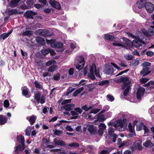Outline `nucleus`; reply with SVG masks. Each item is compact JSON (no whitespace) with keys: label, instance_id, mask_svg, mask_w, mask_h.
Masks as SVG:
<instances>
[{"label":"nucleus","instance_id":"nucleus-39","mask_svg":"<svg viewBox=\"0 0 154 154\" xmlns=\"http://www.w3.org/2000/svg\"><path fill=\"white\" fill-rule=\"evenodd\" d=\"M109 83L108 80H103L102 81L99 82L98 85H103L106 84H108Z\"/></svg>","mask_w":154,"mask_h":154},{"label":"nucleus","instance_id":"nucleus-48","mask_svg":"<svg viewBox=\"0 0 154 154\" xmlns=\"http://www.w3.org/2000/svg\"><path fill=\"white\" fill-rule=\"evenodd\" d=\"M109 108V106L108 105H106L104 106L103 107V109L101 111V113H103L105 112L108 111Z\"/></svg>","mask_w":154,"mask_h":154},{"label":"nucleus","instance_id":"nucleus-28","mask_svg":"<svg viewBox=\"0 0 154 154\" xmlns=\"http://www.w3.org/2000/svg\"><path fill=\"white\" fill-rule=\"evenodd\" d=\"M36 40L37 42L41 45H43L45 43V40L41 37H37L36 38Z\"/></svg>","mask_w":154,"mask_h":154},{"label":"nucleus","instance_id":"nucleus-55","mask_svg":"<svg viewBox=\"0 0 154 154\" xmlns=\"http://www.w3.org/2000/svg\"><path fill=\"white\" fill-rule=\"evenodd\" d=\"M74 90V89L73 88H72L71 87H69L67 90L66 95H68L70 93L72 92Z\"/></svg>","mask_w":154,"mask_h":154},{"label":"nucleus","instance_id":"nucleus-49","mask_svg":"<svg viewBox=\"0 0 154 154\" xmlns=\"http://www.w3.org/2000/svg\"><path fill=\"white\" fill-rule=\"evenodd\" d=\"M93 108V107L92 106H90L89 107H88L86 105H85L83 106L82 107V109L85 110V111H87L89 109H91Z\"/></svg>","mask_w":154,"mask_h":154},{"label":"nucleus","instance_id":"nucleus-47","mask_svg":"<svg viewBox=\"0 0 154 154\" xmlns=\"http://www.w3.org/2000/svg\"><path fill=\"white\" fill-rule=\"evenodd\" d=\"M124 57L127 60H131L133 59V56L131 55L128 54L125 55Z\"/></svg>","mask_w":154,"mask_h":154},{"label":"nucleus","instance_id":"nucleus-25","mask_svg":"<svg viewBox=\"0 0 154 154\" xmlns=\"http://www.w3.org/2000/svg\"><path fill=\"white\" fill-rule=\"evenodd\" d=\"M113 72L114 69L111 66H109L106 70V74L108 75L111 74Z\"/></svg>","mask_w":154,"mask_h":154},{"label":"nucleus","instance_id":"nucleus-27","mask_svg":"<svg viewBox=\"0 0 154 154\" xmlns=\"http://www.w3.org/2000/svg\"><path fill=\"white\" fill-rule=\"evenodd\" d=\"M143 145L146 147H151L154 146V143H152L150 141L147 140L143 143Z\"/></svg>","mask_w":154,"mask_h":154},{"label":"nucleus","instance_id":"nucleus-57","mask_svg":"<svg viewBox=\"0 0 154 154\" xmlns=\"http://www.w3.org/2000/svg\"><path fill=\"white\" fill-rule=\"evenodd\" d=\"M148 80V79L146 78H142L140 79V81L141 84H143L146 82Z\"/></svg>","mask_w":154,"mask_h":154},{"label":"nucleus","instance_id":"nucleus-22","mask_svg":"<svg viewBox=\"0 0 154 154\" xmlns=\"http://www.w3.org/2000/svg\"><path fill=\"white\" fill-rule=\"evenodd\" d=\"M146 3L145 0H141L140 1L137 2V5L139 8H141L144 7H145V5Z\"/></svg>","mask_w":154,"mask_h":154},{"label":"nucleus","instance_id":"nucleus-9","mask_svg":"<svg viewBox=\"0 0 154 154\" xmlns=\"http://www.w3.org/2000/svg\"><path fill=\"white\" fill-rule=\"evenodd\" d=\"M37 14L36 13L31 11H27L25 14V16L27 18L33 19V16Z\"/></svg>","mask_w":154,"mask_h":154},{"label":"nucleus","instance_id":"nucleus-63","mask_svg":"<svg viewBox=\"0 0 154 154\" xmlns=\"http://www.w3.org/2000/svg\"><path fill=\"white\" fill-rule=\"evenodd\" d=\"M139 63V61L138 60H135L132 63V65L134 66H136Z\"/></svg>","mask_w":154,"mask_h":154},{"label":"nucleus","instance_id":"nucleus-41","mask_svg":"<svg viewBox=\"0 0 154 154\" xmlns=\"http://www.w3.org/2000/svg\"><path fill=\"white\" fill-rule=\"evenodd\" d=\"M31 131V128L30 127H27L25 130V134L27 136L30 135Z\"/></svg>","mask_w":154,"mask_h":154},{"label":"nucleus","instance_id":"nucleus-13","mask_svg":"<svg viewBox=\"0 0 154 154\" xmlns=\"http://www.w3.org/2000/svg\"><path fill=\"white\" fill-rule=\"evenodd\" d=\"M36 119L37 117L34 115L28 116L27 118V119L29 122L30 124L32 125L34 124Z\"/></svg>","mask_w":154,"mask_h":154},{"label":"nucleus","instance_id":"nucleus-12","mask_svg":"<svg viewBox=\"0 0 154 154\" xmlns=\"http://www.w3.org/2000/svg\"><path fill=\"white\" fill-rule=\"evenodd\" d=\"M35 34L37 35H41L45 36L47 34V31L46 29H39L35 31Z\"/></svg>","mask_w":154,"mask_h":154},{"label":"nucleus","instance_id":"nucleus-58","mask_svg":"<svg viewBox=\"0 0 154 154\" xmlns=\"http://www.w3.org/2000/svg\"><path fill=\"white\" fill-rule=\"evenodd\" d=\"M107 97L108 99V100L112 101L114 100V98L112 95L108 94Z\"/></svg>","mask_w":154,"mask_h":154},{"label":"nucleus","instance_id":"nucleus-24","mask_svg":"<svg viewBox=\"0 0 154 154\" xmlns=\"http://www.w3.org/2000/svg\"><path fill=\"white\" fill-rule=\"evenodd\" d=\"M7 119L5 117L0 115V125L5 124L7 122Z\"/></svg>","mask_w":154,"mask_h":154},{"label":"nucleus","instance_id":"nucleus-20","mask_svg":"<svg viewBox=\"0 0 154 154\" xmlns=\"http://www.w3.org/2000/svg\"><path fill=\"white\" fill-rule=\"evenodd\" d=\"M131 141L129 140H127L123 141L122 143L120 144L119 146V148H121L124 146H127L130 145Z\"/></svg>","mask_w":154,"mask_h":154},{"label":"nucleus","instance_id":"nucleus-35","mask_svg":"<svg viewBox=\"0 0 154 154\" xmlns=\"http://www.w3.org/2000/svg\"><path fill=\"white\" fill-rule=\"evenodd\" d=\"M18 3L15 0L11 1L9 4V6L11 7H16Z\"/></svg>","mask_w":154,"mask_h":154},{"label":"nucleus","instance_id":"nucleus-29","mask_svg":"<svg viewBox=\"0 0 154 154\" xmlns=\"http://www.w3.org/2000/svg\"><path fill=\"white\" fill-rule=\"evenodd\" d=\"M17 140L21 144H24L25 139L21 135L18 136L17 137Z\"/></svg>","mask_w":154,"mask_h":154},{"label":"nucleus","instance_id":"nucleus-42","mask_svg":"<svg viewBox=\"0 0 154 154\" xmlns=\"http://www.w3.org/2000/svg\"><path fill=\"white\" fill-rule=\"evenodd\" d=\"M54 134L57 136H60L63 133V131L60 130L55 129L54 130Z\"/></svg>","mask_w":154,"mask_h":154},{"label":"nucleus","instance_id":"nucleus-7","mask_svg":"<svg viewBox=\"0 0 154 154\" xmlns=\"http://www.w3.org/2000/svg\"><path fill=\"white\" fill-rule=\"evenodd\" d=\"M142 44H145L144 42L141 40L139 39H136L133 42V46L137 48L141 46Z\"/></svg>","mask_w":154,"mask_h":154},{"label":"nucleus","instance_id":"nucleus-37","mask_svg":"<svg viewBox=\"0 0 154 154\" xmlns=\"http://www.w3.org/2000/svg\"><path fill=\"white\" fill-rule=\"evenodd\" d=\"M56 69V66L55 65H52L48 69V71L49 72H52L55 71Z\"/></svg>","mask_w":154,"mask_h":154},{"label":"nucleus","instance_id":"nucleus-5","mask_svg":"<svg viewBox=\"0 0 154 154\" xmlns=\"http://www.w3.org/2000/svg\"><path fill=\"white\" fill-rule=\"evenodd\" d=\"M145 7L147 11L149 13H152L154 10V5L150 2H146L145 5Z\"/></svg>","mask_w":154,"mask_h":154},{"label":"nucleus","instance_id":"nucleus-32","mask_svg":"<svg viewBox=\"0 0 154 154\" xmlns=\"http://www.w3.org/2000/svg\"><path fill=\"white\" fill-rule=\"evenodd\" d=\"M104 36L106 40H114L115 39L114 37L113 36L109 34H105Z\"/></svg>","mask_w":154,"mask_h":154},{"label":"nucleus","instance_id":"nucleus-19","mask_svg":"<svg viewBox=\"0 0 154 154\" xmlns=\"http://www.w3.org/2000/svg\"><path fill=\"white\" fill-rule=\"evenodd\" d=\"M63 44L61 42H57L56 44V46L55 48H58L59 49L57 50L58 52H62L63 51Z\"/></svg>","mask_w":154,"mask_h":154},{"label":"nucleus","instance_id":"nucleus-44","mask_svg":"<svg viewBox=\"0 0 154 154\" xmlns=\"http://www.w3.org/2000/svg\"><path fill=\"white\" fill-rule=\"evenodd\" d=\"M149 69V68L147 66H143V69L142 71H140V74L141 75L143 74L144 73H145L146 72H147Z\"/></svg>","mask_w":154,"mask_h":154},{"label":"nucleus","instance_id":"nucleus-2","mask_svg":"<svg viewBox=\"0 0 154 154\" xmlns=\"http://www.w3.org/2000/svg\"><path fill=\"white\" fill-rule=\"evenodd\" d=\"M118 116L119 118H122L123 119L122 120L120 119L118 120L115 124H114L113 126L115 128L120 127L122 129L125 128L126 126V119L124 118L126 116L125 114L123 112H121Z\"/></svg>","mask_w":154,"mask_h":154},{"label":"nucleus","instance_id":"nucleus-15","mask_svg":"<svg viewBox=\"0 0 154 154\" xmlns=\"http://www.w3.org/2000/svg\"><path fill=\"white\" fill-rule=\"evenodd\" d=\"M50 3L52 7L56 8L59 9L60 8V5L58 2L54 0H50Z\"/></svg>","mask_w":154,"mask_h":154},{"label":"nucleus","instance_id":"nucleus-36","mask_svg":"<svg viewBox=\"0 0 154 154\" xmlns=\"http://www.w3.org/2000/svg\"><path fill=\"white\" fill-rule=\"evenodd\" d=\"M41 96L40 93H36L35 95V98L36 99L38 103H40V97Z\"/></svg>","mask_w":154,"mask_h":154},{"label":"nucleus","instance_id":"nucleus-60","mask_svg":"<svg viewBox=\"0 0 154 154\" xmlns=\"http://www.w3.org/2000/svg\"><path fill=\"white\" fill-rule=\"evenodd\" d=\"M100 110V109H94L91 112V113H93L94 114H96Z\"/></svg>","mask_w":154,"mask_h":154},{"label":"nucleus","instance_id":"nucleus-61","mask_svg":"<svg viewBox=\"0 0 154 154\" xmlns=\"http://www.w3.org/2000/svg\"><path fill=\"white\" fill-rule=\"evenodd\" d=\"M4 105L5 107L7 108L9 106V103L8 101L7 100H5L4 102Z\"/></svg>","mask_w":154,"mask_h":154},{"label":"nucleus","instance_id":"nucleus-8","mask_svg":"<svg viewBox=\"0 0 154 154\" xmlns=\"http://www.w3.org/2000/svg\"><path fill=\"white\" fill-rule=\"evenodd\" d=\"M153 23V22H152ZM153 24V23H152ZM152 26L150 27V29H149V31L147 32L145 29H142V32L145 36H149L154 34V32L152 31V29H153L152 27L154 26Z\"/></svg>","mask_w":154,"mask_h":154},{"label":"nucleus","instance_id":"nucleus-40","mask_svg":"<svg viewBox=\"0 0 154 154\" xmlns=\"http://www.w3.org/2000/svg\"><path fill=\"white\" fill-rule=\"evenodd\" d=\"M56 63V61L55 60L52 59L48 61L46 63L47 66H50L51 65Z\"/></svg>","mask_w":154,"mask_h":154},{"label":"nucleus","instance_id":"nucleus-34","mask_svg":"<svg viewBox=\"0 0 154 154\" xmlns=\"http://www.w3.org/2000/svg\"><path fill=\"white\" fill-rule=\"evenodd\" d=\"M12 32V31H10L8 33L3 34L0 36V38H2L3 40H5L9 36Z\"/></svg>","mask_w":154,"mask_h":154},{"label":"nucleus","instance_id":"nucleus-11","mask_svg":"<svg viewBox=\"0 0 154 154\" xmlns=\"http://www.w3.org/2000/svg\"><path fill=\"white\" fill-rule=\"evenodd\" d=\"M15 148V152L16 153H18L20 151L23 150L25 148L24 144H21V145H18L17 146L14 147Z\"/></svg>","mask_w":154,"mask_h":154},{"label":"nucleus","instance_id":"nucleus-21","mask_svg":"<svg viewBox=\"0 0 154 154\" xmlns=\"http://www.w3.org/2000/svg\"><path fill=\"white\" fill-rule=\"evenodd\" d=\"M134 146L136 149L139 150L142 149L141 143L139 141H137L134 143Z\"/></svg>","mask_w":154,"mask_h":154},{"label":"nucleus","instance_id":"nucleus-64","mask_svg":"<svg viewBox=\"0 0 154 154\" xmlns=\"http://www.w3.org/2000/svg\"><path fill=\"white\" fill-rule=\"evenodd\" d=\"M120 66L121 67L125 68L127 66V63H125L124 62H121L120 64Z\"/></svg>","mask_w":154,"mask_h":154},{"label":"nucleus","instance_id":"nucleus-45","mask_svg":"<svg viewBox=\"0 0 154 154\" xmlns=\"http://www.w3.org/2000/svg\"><path fill=\"white\" fill-rule=\"evenodd\" d=\"M128 127L129 131L131 133H134V127L132 125L131 123H129L128 125Z\"/></svg>","mask_w":154,"mask_h":154},{"label":"nucleus","instance_id":"nucleus-31","mask_svg":"<svg viewBox=\"0 0 154 154\" xmlns=\"http://www.w3.org/2000/svg\"><path fill=\"white\" fill-rule=\"evenodd\" d=\"M114 129L113 128L111 127H109L108 131V136L110 137H112L113 134H115L114 133Z\"/></svg>","mask_w":154,"mask_h":154},{"label":"nucleus","instance_id":"nucleus-18","mask_svg":"<svg viewBox=\"0 0 154 154\" xmlns=\"http://www.w3.org/2000/svg\"><path fill=\"white\" fill-rule=\"evenodd\" d=\"M46 42L48 44H50V46L53 48H55L57 42L53 39L46 40Z\"/></svg>","mask_w":154,"mask_h":154},{"label":"nucleus","instance_id":"nucleus-52","mask_svg":"<svg viewBox=\"0 0 154 154\" xmlns=\"http://www.w3.org/2000/svg\"><path fill=\"white\" fill-rule=\"evenodd\" d=\"M60 75L57 73L54 75L53 79L55 80H58L60 79Z\"/></svg>","mask_w":154,"mask_h":154},{"label":"nucleus","instance_id":"nucleus-46","mask_svg":"<svg viewBox=\"0 0 154 154\" xmlns=\"http://www.w3.org/2000/svg\"><path fill=\"white\" fill-rule=\"evenodd\" d=\"M35 86L36 88L38 89H41L42 86L38 82L35 81Z\"/></svg>","mask_w":154,"mask_h":154},{"label":"nucleus","instance_id":"nucleus-56","mask_svg":"<svg viewBox=\"0 0 154 154\" xmlns=\"http://www.w3.org/2000/svg\"><path fill=\"white\" fill-rule=\"evenodd\" d=\"M69 146L70 147H78L79 144L76 143H74L69 144Z\"/></svg>","mask_w":154,"mask_h":154},{"label":"nucleus","instance_id":"nucleus-51","mask_svg":"<svg viewBox=\"0 0 154 154\" xmlns=\"http://www.w3.org/2000/svg\"><path fill=\"white\" fill-rule=\"evenodd\" d=\"M99 129H101L103 130L106 129V126L103 123H100L99 125Z\"/></svg>","mask_w":154,"mask_h":154},{"label":"nucleus","instance_id":"nucleus-6","mask_svg":"<svg viewBox=\"0 0 154 154\" xmlns=\"http://www.w3.org/2000/svg\"><path fill=\"white\" fill-rule=\"evenodd\" d=\"M145 89L143 87H140L137 90V98L139 101L140 100L145 92Z\"/></svg>","mask_w":154,"mask_h":154},{"label":"nucleus","instance_id":"nucleus-38","mask_svg":"<svg viewBox=\"0 0 154 154\" xmlns=\"http://www.w3.org/2000/svg\"><path fill=\"white\" fill-rule=\"evenodd\" d=\"M49 49H43L41 51L42 54L43 55L45 56L49 53Z\"/></svg>","mask_w":154,"mask_h":154},{"label":"nucleus","instance_id":"nucleus-54","mask_svg":"<svg viewBox=\"0 0 154 154\" xmlns=\"http://www.w3.org/2000/svg\"><path fill=\"white\" fill-rule=\"evenodd\" d=\"M112 45L114 46H119L120 47H125L123 45L118 42H115L113 43L112 44Z\"/></svg>","mask_w":154,"mask_h":154},{"label":"nucleus","instance_id":"nucleus-26","mask_svg":"<svg viewBox=\"0 0 154 154\" xmlns=\"http://www.w3.org/2000/svg\"><path fill=\"white\" fill-rule=\"evenodd\" d=\"M29 29V28H26V31L22 33V35L23 36L29 35H32L33 34V32L32 30H28Z\"/></svg>","mask_w":154,"mask_h":154},{"label":"nucleus","instance_id":"nucleus-4","mask_svg":"<svg viewBox=\"0 0 154 154\" xmlns=\"http://www.w3.org/2000/svg\"><path fill=\"white\" fill-rule=\"evenodd\" d=\"M85 61L83 57L80 56L79 59L76 60L75 63V66L76 69L79 70L82 69L84 65Z\"/></svg>","mask_w":154,"mask_h":154},{"label":"nucleus","instance_id":"nucleus-23","mask_svg":"<svg viewBox=\"0 0 154 154\" xmlns=\"http://www.w3.org/2000/svg\"><path fill=\"white\" fill-rule=\"evenodd\" d=\"M88 129L91 134H95L96 133L95 129L93 125H90Z\"/></svg>","mask_w":154,"mask_h":154},{"label":"nucleus","instance_id":"nucleus-1","mask_svg":"<svg viewBox=\"0 0 154 154\" xmlns=\"http://www.w3.org/2000/svg\"><path fill=\"white\" fill-rule=\"evenodd\" d=\"M119 81L120 82H123L122 88L123 90L125 89L123 94L124 96H127L129 91L131 90V82L128 80V78L124 77H121L119 79Z\"/></svg>","mask_w":154,"mask_h":154},{"label":"nucleus","instance_id":"nucleus-43","mask_svg":"<svg viewBox=\"0 0 154 154\" xmlns=\"http://www.w3.org/2000/svg\"><path fill=\"white\" fill-rule=\"evenodd\" d=\"M17 13V11L16 9H13L8 11V13L9 15H11L15 14Z\"/></svg>","mask_w":154,"mask_h":154},{"label":"nucleus","instance_id":"nucleus-17","mask_svg":"<svg viewBox=\"0 0 154 154\" xmlns=\"http://www.w3.org/2000/svg\"><path fill=\"white\" fill-rule=\"evenodd\" d=\"M75 105L73 104H69L64 105L63 106V108L66 110L69 111L72 109L74 107Z\"/></svg>","mask_w":154,"mask_h":154},{"label":"nucleus","instance_id":"nucleus-30","mask_svg":"<svg viewBox=\"0 0 154 154\" xmlns=\"http://www.w3.org/2000/svg\"><path fill=\"white\" fill-rule=\"evenodd\" d=\"M84 89L83 87H82L77 89L74 93L73 96L74 97L77 96Z\"/></svg>","mask_w":154,"mask_h":154},{"label":"nucleus","instance_id":"nucleus-33","mask_svg":"<svg viewBox=\"0 0 154 154\" xmlns=\"http://www.w3.org/2000/svg\"><path fill=\"white\" fill-rule=\"evenodd\" d=\"M144 125L143 123H141L138 124L136 126L137 130L138 131L141 130L143 129Z\"/></svg>","mask_w":154,"mask_h":154},{"label":"nucleus","instance_id":"nucleus-62","mask_svg":"<svg viewBox=\"0 0 154 154\" xmlns=\"http://www.w3.org/2000/svg\"><path fill=\"white\" fill-rule=\"evenodd\" d=\"M50 142V140H49L45 138H43L42 139V144H46Z\"/></svg>","mask_w":154,"mask_h":154},{"label":"nucleus","instance_id":"nucleus-59","mask_svg":"<svg viewBox=\"0 0 154 154\" xmlns=\"http://www.w3.org/2000/svg\"><path fill=\"white\" fill-rule=\"evenodd\" d=\"M74 110L78 113L79 114H81L82 112V109L79 107H77L74 109Z\"/></svg>","mask_w":154,"mask_h":154},{"label":"nucleus","instance_id":"nucleus-10","mask_svg":"<svg viewBox=\"0 0 154 154\" xmlns=\"http://www.w3.org/2000/svg\"><path fill=\"white\" fill-rule=\"evenodd\" d=\"M53 142L56 145L60 146H64L66 145L64 141L61 140H58L56 138L54 139Z\"/></svg>","mask_w":154,"mask_h":154},{"label":"nucleus","instance_id":"nucleus-50","mask_svg":"<svg viewBox=\"0 0 154 154\" xmlns=\"http://www.w3.org/2000/svg\"><path fill=\"white\" fill-rule=\"evenodd\" d=\"M154 83V82H153V81H150L149 82L147 83L144 84L143 85V86L144 87L149 86L150 88V86L151 85V84H153Z\"/></svg>","mask_w":154,"mask_h":154},{"label":"nucleus","instance_id":"nucleus-53","mask_svg":"<svg viewBox=\"0 0 154 154\" xmlns=\"http://www.w3.org/2000/svg\"><path fill=\"white\" fill-rule=\"evenodd\" d=\"M45 97L42 95L41 96L40 98V103L41 104H43L45 103Z\"/></svg>","mask_w":154,"mask_h":154},{"label":"nucleus","instance_id":"nucleus-3","mask_svg":"<svg viewBox=\"0 0 154 154\" xmlns=\"http://www.w3.org/2000/svg\"><path fill=\"white\" fill-rule=\"evenodd\" d=\"M95 74L97 77L100 78V76L98 70L96 69L95 65L93 64L91 66L90 72L88 74V76L92 80H94L95 79Z\"/></svg>","mask_w":154,"mask_h":154},{"label":"nucleus","instance_id":"nucleus-16","mask_svg":"<svg viewBox=\"0 0 154 154\" xmlns=\"http://www.w3.org/2000/svg\"><path fill=\"white\" fill-rule=\"evenodd\" d=\"M21 89L22 91V94L23 96L26 97H29V96L28 95L29 90L26 86L22 87Z\"/></svg>","mask_w":154,"mask_h":154},{"label":"nucleus","instance_id":"nucleus-14","mask_svg":"<svg viewBox=\"0 0 154 154\" xmlns=\"http://www.w3.org/2000/svg\"><path fill=\"white\" fill-rule=\"evenodd\" d=\"M101 112L100 113L98 114L97 115H96L95 116V119H97L100 121L103 122L106 120V118H105V115L102 114Z\"/></svg>","mask_w":154,"mask_h":154}]
</instances>
